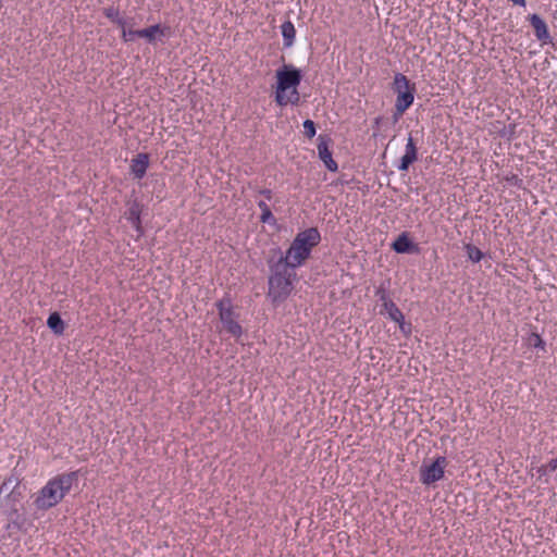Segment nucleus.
Listing matches in <instances>:
<instances>
[{
    "mask_svg": "<svg viewBox=\"0 0 557 557\" xmlns=\"http://www.w3.org/2000/svg\"><path fill=\"white\" fill-rule=\"evenodd\" d=\"M321 240V235L318 228L310 227L302 232H299L289 248L285 253L280 248L270 250V258L275 261H282L288 264V267L296 271L297 268L301 267L306 260L310 257L311 250Z\"/></svg>",
    "mask_w": 557,
    "mask_h": 557,
    "instance_id": "f257e3e1",
    "label": "nucleus"
},
{
    "mask_svg": "<svg viewBox=\"0 0 557 557\" xmlns=\"http://www.w3.org/2000/svg\"><path fill=\"white\" fill-rule=\"evenodd\" d=\"M269 268L267 297L274 306L283 304L292 294L297 273L288 264L268 257Z\"/></svg>",
    "mask_w": 557,
    "mask_h": 557,
    "instance_id": "f03ea898",
    "label": "nucleus"
},
{
    "mask_svg": "<svg viewBox=\"0 0 557 557\" xmlns=\"http://www.w3.org/2000/svg\"><path fill=\"white\" fill-rule=\"evenodd\" d=\"M78 476L79 471H72L49 480L34 502L37 509L47 510L57 506L71 491L73 484H77Z\"/></svg>",
    "mask_w": 557,
    "mask_h": 557,
    "instance_id": "7ed1b4c3",
    "label": "nucleus"
},
{
    "mask_svg": "<svg viewBox=\"0 0 557 557\" xmlns=\"http://www.w3.org/2000/svg\"><path fill=\"white\" fill-rule=\"evenodd\" d=\"M275 101L278 106L298 104L300 96L298 85L302 79V73L292 64H284L276 71Z\"/></svg>",
    "mask_w": 557,
    "mask_h": 557,
    "instance_id": "20e7f679",
    "label": "nucleus"
},
{
    "mask_svg": "<svg viewBox=\"0 0 557 557\" xmlns=\"http://www.w3.org/2000/svg\"><path fill=\"white\" fill-rule=\"evenodd\" d=\"M22 498L20 479L13 474L8 476L0 485V511L13 523H17L20 518Z\"/></svg>",
    "mask_w": 557,
    "mask_h": 557,
    "instance_id": "39448f33",
    "label": "nucleus"
},
{
    "mask_svg": "<svg viewBox=\"0 0 557 557\" xmlns=\"http://www.w3.org/2000/svg\"><path fill=\"white\" fill-rule=\"evenodd\" d=\"M393 90L396 92L395 119L403 115L405 111L413 103L414 85H410L409 79L401 73L394 76Z\"/></svg>",
    "mask_w": 557,
    "mask_h": 557,
    "instance_id": "423d86ee",
    "label": "nucleus"
},
{
    "mask_svg": "<svg viewBox=\"0 0 557 557\" xmlns=\"http://www.w3.org/2000/svg\"><path fill=\"white\" fill-rule=\"evenodd\" d=\"M447 466L445 457H437L431 465L420 468V481L425 485H431L444 476V470Z\"/></svg>",
    "mask_w": 557,
    "mask_h": 557,
    "instance_id": "0eeeda50",
    "label": "nucleus"
},
{
    "mask_svg": "<svg viewBox=\"0 0 557 557\" xmlns=\"http://www.w3.org/2000/svg\"><path fill=\"white\" fill-rule=\"evenodd\" d=\"M218 308H219L220 320L223 323L226 332L230 333L234 337H239L242 335L243 329L239 325V323L237 321H235L234 312H233V309L231 308V305L228 304V307L226 308L224 306V301L221 300L218 304Z\"/></svg>",
    "mask_w": 557,
    "mask_h": 557,
    "instance_id": "6e6552de",
    "label": "nucleus"
},
{
    "mask_svg": "<svg viewBox=\"0 0 557 557\" xmlns=\"http://www.w3.org/2000/svg\"><path fill=\"white\" fill-rule=\"evenodd\" d=\"M143 208V203L137 198H133L126 201V211L124 213L127 221L131 222L139 235L144 233L140 219Z\"/></svg>",
    "mask_w": 557,
    "mask_h": 557,
    "instance_id": "1a4fd4ad",
    "label": "nucleus"
},
{
    "mask_svg": "<svg viewBox=\"0 0 557 557\" xmlns=\"http://www.w3.org/2000/svg\"><path fill=\"white\" fill-rule=\"evenodd\" d=\"M527 20L533 28L535 38L542 44H548L552 41L550 34L548 30V26L544 18H542L539 14H530Z\"/></svg>",
    "mask_w": 557,
    "mask_h": 557,
    "instance_id": "9d476101",
    "label": "nucleus"
},
{
    "mask_svg": "<svg viewBox=\"0 0 557 557\" xmlns=\"http://www.w3.org/2000/svg\"><path fill=\"white\" fill-rule=\"evenodd\" d=\"M329 141L330 140L325 139L324 137L319 136V144L317 147L318 154L329 171L336 172L338 170V165L332 157V151L329 149Z\"/></svg>",
    "mask_w": 557,
    "mask_h": 557,
    "instance_id": "9b49d317",
    "label": "nucleus"
},
{
    "mask_svg": "<svg viewBox=\"0 0 557 557\" xmlns=\"http://www.w3.org/2000/svg\"><path fill=\"white\" fill-rule=\"evenodd\" d=\"M418 160V149L413 141L411 135H409L406 147L405 154L400 159V163L397 169L401 172L408 171L409 166Z\"/></svg>",
    "mask_w": 557,
    "mask_h": 557,
    "instance_id": "f8f14e48",
    "label": "nucleus"
},
{
    "mask_svg": "<svg viewBox=\"0 0 557 557\" xmlns=\"http://www.w3.org/2000/svg\"><path fill=\"white\" fill-rule=\"evenodd\" d=\"M392 248L397 253L417 252L419 249L408 237L406 232L401 233L392 244Z\"/></svg>",
    "mask_w": 557,
    "mask_h": 557,
    "instance_id": "ddd939ff",
    "label": "nucleus"
},
{
    "mask_svg": "<svg viewBox=\"0 0 557 557\" xmlns=\"http://www.w3.org/2000/svg\"><path fill=\"white\" fill-rule=\"evenodd\" d=\"M149 166V156L147 153H138L132 160L131 171L136 178H143Z\"/></svg>",
    "mask_w": 557,
    "mask_h": 557,
    "instance_id": "4468645a",
    "label": "nucleus"
},
{
    "mask_svg": "<svg viewBox=\"0 0 557 557\" xmlns=\"http://www.w3.org/2000/svg\"><path fill=\"white\" fill-rule=\"evenodd\" d=\"M164 28L159 24L151 25L144 29H138V37L147 39L148 42L152 44L158 37L164 36Z\"/></svg>",
    "mask_w": 557,
    "mask_h": 557,
    "instance_id": "2eb2a0df",
    "label": "nucleus"
},
{
    "mask_svg": "<svg viewBox=\"0 0 557 557\" xmlns=\"http://www.w3.org/2000/svg\"><path fill=\"white\" fill-rule=\"evenodd\" d=\"M281 33L285 48H290L294 45L296 37V29L290 21H286L281 25Z\"/></svg>",
    "mask_w": 557,
    "mask_h": 557,
    "instance_id": "dca6fc26",
    "label": "nucleus"
},
{
    "mask_svg": "<svg viewBox=\"0 0 557 557\" xmlns=\"http://www.w3.org/2000/svg\"><path fill=\"white\" fill-rule=\"evenodd\" d=\"M48 327L57 335L63 334L65 324L58 312H52L47 320Z\"/></svg>",
    "mask_w": 557,
    "mask_h": 557,
    "instance_id": "f3484780",
    "label": "nucleus"
},
{
    "mask_svg": "<svg viewBox=\"0 0 557 557\" xmlns=\"http://www.w3.org/2000/svg\"><path fill=\"white\" fill-rule=\"evenodd\" d=\"M383 309L392 321L403 322L405 317L393 300L385 304V306H383Z\"/></svg>",
    "mask_w": 557,
    "mask_h": 557,
    "instance_id": "a211bd4d",
    "label": "nucleus"
},
{
    "mask_svg": "<svg viewBox=\"0 0 557 557\" xmlns=\"http://www.w3.org/2000/svg\"><path fill=\"white\" fill-rule=\"evenodd\" d=\"M103 14L107 18H109L112 23L117 26H124L126 18L121 16L119 10L114 7L104 8Z\"/></svg>",
    "mask_w": 557,
    "mask_h": 557,
    "instance_id": "6ab92c4d",
    "label": "nucleus"
},
{
    "mask_svg": "<svg viewBox=\"0 0 557 557\" xmlns=\"http://www.w3.org/2000/svg\"><path fill=\"white\" fill-rule=\"evenodd\" d=\"M465 249L467 251L468 258L474 263L481 261L483 258V252L472 244H467Z\"/></svg>",
    "mask_w": 557,
    "mask_h": 557,
    "instance_id": "aec40b11",
    "label": "nucleus"
},
{
    "mask_svg": "<svg viewBox=\"0 0 557 557\" xmlns=\"http://www.w3.org/2000/svg\"><path fill=\"white\" fill-rule=\"evenodd\" d=\"M128 21H125L124 26H119L122 30V40L124 42L133 41L135 37H138V30H134L133 28H127Z\"/></svg>",
    "mask_w": 557,
    "mask_h": 557,
    "instance_id": "412c9836",
    "label": "nucleus"
},
{
    "mask_svg": "<svg viewBox=\"0 0 557 557\" xmlns=\"http://www.w3.org/2000/svg\"><path fill=\"white\" fill-rule=\"evenodd\" d=\"M375 297L382 302V307L392 301L388 290L383 284L375 289Z\"/></svg>",
    "mask_w": 557,
    "mask_h": 557,
    "instance_id": "4be33fe9",
    "label": "nucleus"
},
{
    "mask_svg": "<svg viewBox=\"0 0 557 557\" xmlns=\"http://www.w3.org/2000/svg\"><path fill=\"white\" fill-rule=\"evenodd\" d=\"M557 469V457L550 459L546 465L539 467L537 473L540 476L546 475Z\"/></svg>",
    "mask_w": 557,
    "mask_h": 557,
    "instance_id": "5701e85b",
    "label": "nucleus"
},
{
    "mask_svg": "<svg viewBox=\"0 0 557 557\" xmlns=\"http://www.w3.org/2000/svg\"><path fill=\"white\" fill-rule=\"evenodd\" d=\"M302 125H304L305 136L308 138L314 137L315 132H317L314 122L311 120H306Z\"/></svg>",
    "mask_w": 557,
    "mask_h": 557,
    "instance_id": "b1692460",
    "label": "nucleus"
},
{
    "mask_svg": "<svg viewBox=\"0 0 557 557\" xmlns=\"http://www.w3.org/2000/svg\"><path fill=\"white\" fill-rule=\"evenodd\" d=\"M260 221H261L262 223L275 224L276 219H275V216L273 215L272 211L270 210V211L261 212Z\"/></svg>",
    "mask_w": 557,
    "mask_h": 557,
    "instance_id": "393cba45",
    "label": "nucleus"
},
{
    "mask_svg": "<svg viewBox=\"0 0 557 557\" xmlns=\"http://www.w3.org/2000/svg\"><path fill=\"white\" fill-rule=\"evenodd\" d=\"M396 323L399 325V329L404 334H409L411 332V325L405 323V319L403 320V322H396Z\"/></svg>",
    "mask_w": 557,
    "mask_h": 557,
    "instance_id": "a878e982",
    "label": "nucleus"
},
{
    "mask_svg": "<svg viewBox=\"0 0 557 557\" xmlns=\"http://www.w3.org/2000/svg\"><path fill=\"white\" fill-rule=\"evenodd\" d=\"M507 182H509L510 184L512 185H517L519 186L521 183H522V180L518 177V175H511L509 177L506 178Z\"/></svg>",
    "mask_w": 557,
    "mask_h": 557,
    "instance_id": "bb28decb",
    "label": "nucleus"
},
{
    "mask_svg": "<svg viewBox=\"0 0 557 557\" xmlns=\"http://www.w3.org/2000/svg\"><path fill=\"white\" fill-rule=\"evenodd\" d=\"M259 194L263 196L265 200L272 199V191L270 189H260Z\"/></svg>",
    "mask_w": 557,
    "mask_h": 557,
    "instance_id": "cd10ccee",
    "label": "nucleus"
},
{
    "mask_svg": "<svg viewBox=\"0 0 557 557\" xmlns=\"http://www.w3.org/2000/svg\"><path fill=\"white\" fill-rule=\"evenodd\" d=\"M259 209L261 210V212H264V211H270V207L268 206V203L265 202V200H259L257 202Z\"/></svg>",
    "mask_w": 557,
    "mask_h": 557,
    "instance_id": "c85d7f7f",
    "label": "nucleus"
},
{
    "mask_svg": "<svg viewBox=\"0 0 557 557\" xmlns=\"http://www.w3.org/2000/svg\"><path fill=\"white\" fill-rule=\"evenodd\" d=\"M534 346L535 347H544V342H543V339L539 335H535Z\"/></svg>",
    "mask_w": 557,
    "mask_h": 557,
    "instance_id": "c756f323",
    "label": "nucleus"
},
{
    "mask_svg": "<svg viewBox=\"0 0 557 557\" xmlns=\"http://www.w3.org/2000/svg\"><path fill=\"white\" fill-rule=\"evenodd\" d=\"M126 20L128 21V26H127V28H132V27L135 25V21H134V18L132 17V18H126Z\"/></svg>",
    "mask_w": 557,
    "mask_h": 557,
    "instance_id": "7c9ffc66",
    "label": "nucleus"
}]
</instances>
